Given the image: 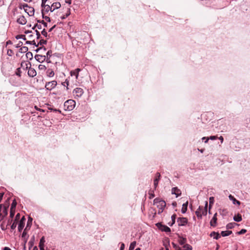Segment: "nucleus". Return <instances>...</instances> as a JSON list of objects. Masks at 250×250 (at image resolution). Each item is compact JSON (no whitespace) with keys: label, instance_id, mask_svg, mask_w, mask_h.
I'll use <instances>...</instances> for the list:
<instances>
[{"label":"nucleus","instance_id":"nucleus-1","mask_svg":"<svg viewBox=\"0 0 250 250\" xmlns=\"http://www.w3.org/2000/svg\"><path fill=\"white\" fill-rule=\"evenodd\" d=\"M153 204L159 208L158 214H160L163 211L166 205V202L159 198H155L153 201Z\"/></svg>","mask_w":250,"mask_h":250},{"label":"nucleus","instance_id":"nucleus-2","mask_svg":"<svg viewBox=\"0 0 250 250\" xmlns=\"http://www.w3.org/2000/svg\"><path fill=\"white\" fill-rule=\"evenodd\" d=\"M20 8L23 9L25 12H26L29 16H32L34 14V9L32 7L28 5L27 4H23L20 6Z\"/></svg>","mask_w":250,"mask_h":250},{"label":"nucleus","instance_id":"nucleus-3","mask_svg":"<svg viewBox=\"0 0 250 250\" xmlns=\"http://www.w3.org/2000/svg\"><path fill=\"white\" fill-rule=\"evenodd\" d=\"M76 105V102L73 100H68L64 102V107L65 110L68 111L72 110L75 107Z\"/></svg>","mask_w":250,"mask_h":250},{"label":"nucleus","instance_id":"nucleus-4","mask_svg":"<svg viewBox=\"0 0 250 250\" xmlns=\"http://www.w3.org/2000/svg\"><path fill=\"white\" fill-rule=\"evenodd\" d=\"M57 84V83L56 81H52L51 82L46 83L45 87L48 90H51L56 87Z\"/></svg>","mask_w":250,"mask_h":250},{"label":"nucleus","instance_id":"nucleus-5","mask_svg":"<svg viewBox=\"0 0 250 250\" xmlns=\"http://www.w3.org/2000/svg\"><path fill=\"white\" fill-rule=\"evenodd\" d=\"M73 94L75 97L80 98L83 94V90L81 88L77 87L74 89Z\"/></svg>","mask_w":250,"mask_h":250},{"label":"nucleus","instance_id":"nucleus-6","mask_svg":"<svg viewBox=\"0 0 250 250\" xmlns=\"http://www.w3.org/2000/svg\"><path fill=\"white\" fill-rule=\"evenodd\" d=\"M7 207H6L2 204L0 205V217H4L7 215Z\"/></svg>","mask_w":250,"mask_h":250},{"label":"nucleus","instance_id":"nucleus-7","mask_svg":"<svg viewBox=\"0 0 250 250\" xmlns=\"http://www.w3.org/2000/svg\"><path fill=\"white\" fill-rule=\"evenodd\" d=\"M158 228L162 231L168 232L170 231V229L167 226L163 225L160 223H158L156 224Z\"/></svg>","mask_w":250,"mask_h":250},{"label":"nucleus","instance_id":"nucleus-8","mask_svg":"<svg viewBox=\"0 0 250 250\" xmlns=\"http://www.w3.org/2000/svg\"><path fill=\"white\" fill-rule=\"evenodd\" d=\"M177 223L179 226H185L188 223V219L185 217H180L177 219Z\"/></svg>","mask_w":250,"mask_h":250},{"label":"nucleus","instance_id":"nucleus-9","mask_svg":"<svg viewBox=\"0 0 250 250\" xmlns=\"http://www.w3.org/2000/svg\"><path fill=\"white\" fill-rule=\"evenodd\" d=\"M217 213H215L210 221V225L212 227H215L217 223Z\"/></svg>","mask_w":250,"mask_h":250},{"label":"nucleus","instance_id":"nucleus-10","mask_svg":"<svg viewBox=\"0 0 250 250\" xmlns=\"http://www.w3.org/2000/svg\"><path fill=\"white\" fill-rule=\"evenodd\" d=\"M61 6V3L59 2H54L53 3H52L51 5L52 12H53L55 10L60 8Z\"/></svg>","mask_w":250,"mask_h":250},{"label":"nucleus","instance_id":"nucleus-11","mask_svg":"<svg viewBox=\"0 0 250 250\" xmlns=\"http://www.w3.org/2000/svg\"><path fill=\"white\" fill-rule=\"evenodd\" d=\"M81 71L80 68H77L73 71L70 72V75L71 76H75V79H77L79 76V73Z\"/></svg>","mask_w":250,"mask_h":250},{"label":"nucleus","instance_id":"nucleus-12","mask_svg":"<svg viewBox=\"0 0 250 250\" xmlns=\"http://www.w3.org/2000/svg\"><path fill=\"white\" fill-rule=\"evenodd\" d=\"M17 22L20 24L24 25L26 22V20L23 16H20L17 20Z\"/></svg>","mask_w":250,"mask_h":250},{"label":"nucleus","instance_id":"nucleus-13","mask_svg":"<svg viewBox=\"0 0 250 250\" xmlns=\"http://www.w3.org/2000/svg\"><path fill=\"white\" fill-rule=\"evenodd\" d=\"M37 74L36 70L33 68L30 67L28 71V75L31 77H34Z\"/></svg>","mask_w":250,"mask_h":250},{"label":"nucleus","instance_id":"nucleus-14","mask_svg":"<svg viewBox=\"0 0 250 250\" xmlns=\"http://www.w3.org/2000/svg\"><path fill=\"white\" fill-rule=\"evenodd\" d=\"M178 242L179 243V244L181 246H184V245H186V243L187 242V239L185 238L182 237L181 236H179Z\"/></svg>","mask_w":250,"mask_h":250},{"label":"nucleus","instance_id":"nucleus-15","mask_svg":"<svg viewBox=\"0 0 250 250\" xmlns=\"http://www.w3.org/2000/svg\"><path fill=\"white\" fill-rule=\"evenodd\" d=\"M160 174L159 173H157L156 174V178H155V179L154 180V186L155 189L158 186V182L160 179Z\"/></svg>","mask_w":250,"mask_h":250},{"label":"nucleus","instance_id":"nucleus-16","mask_svg":"<svg viewBox=\"0 0 250 250\" xmlns=\"http://www.w3.org/2000/svg\"><path fill=\"white\" fill-rule=\"evenodd\" d=\"M171 193L173 194H175L176 197L179 196L181 194L180 190L177 188H173L171 190Z\"/></svg>","mask_w":250,"mask_h":250},{"label":"nucleus","instance_id":"nucleus-17","mask_svg":"<svg viewBox=\"0 0 250 250\" xmlns=\"http://www.w3.org/2000/svg\"><path fill=\"white\" fill-rule=\"evenodd\" d=\"M210 236L216 240L218 239L221 237L220 234L218 232H216L215 231L211 232Z\"/></svg>","mask_w":250,"mask_h":250},{"label":"nucleus","instance_id":"nucleus-18","mask_svg":"<svg viewBox=\"0 0 250 250\" xmlns=\"http://www.w3.org/2000/svg\"><path fill=\"white\" fill-rule=\"evenodd\" d=\"M229 199L231 200L234 204H237L239 205L240 204V201L237 200L232 195H229Z\"/></svg>","mask_w":250,"mask_h":250},{"label":"nucleus","instance_id":"nucleus-19","mask_svg":"<svg viewBox=\"0 0 250 250\" xmlns=\"http://www.w3.org/2000/svg\"><path fill=\"white\" fill-rule=\"evenodd\" d=\"M178 250H191V247L188 244H186L180 247Z\"/></svg>","mask_w":250,"mask_h":250},{"label":"nucleus","instance_id":"nucleus-20","mask_svg":"<svg viewBox=\"0 0 250 250\" xmlns=\"http://www.w3.org/2000/svg\"><path fill=\"white\" fill-rule=\"evenodd\" d=\"M188 202H187L186 203L183 204L182 209H181V211L183 213H185L187 211V208H188Z\"/></svg>","mask_w":250,"mask_h":250},{"label":"nucleus","instance_id":"nucleus-21","mask_svg":"<svg viewBox=\"0 0 250 250\" xmlns=\"http://www.w3.org/2000/svg\"><path fill=\"white\" fill-rule=\"evenodd\" d=\"M35 59L37 61L39 62L43 61L45 59V56H42L40 55H37L35 56Z\"/></svg>","mask_w":250,"mask_h":250},{"label":"nucleus","instance_id":"nucleus-22","mask_svg":"<svg viewBox=\"0 0 250 250\" xmlns=\"http://www.w3.org/2000/svg\"><path fill=\"white\" fill-rule=\"evenodd\" d=\"M232 233V231L230 230L222 231L221 233V235L223 237L227 236Z\"/></svg>","mask_w":250,"mask_h":250},{"label":"nucleus","instance_id":"nucleus-23","mask_svg":"<svg viewBox=\"0 0 250 250\" xmlns=\"http://www.w3.org/2000/svg\"><path fill=\"white\" fill-rule=\"evenodd\" d=\"M46 74L48 77H52L54 76V72L52 69H49L46 71Z\"/></svg>","mask_w":250,"mask_h":250},{"label":"nucleus","instance_id":"nucleus-24","mask_svg":"<svg viewBox=\"0 0 250 250\" xmlns=\"http://www.w3.org/2000/svg\"><path fill=\"white\" fill-rule=\"evenodd\" d=\"M233 220L237 222H240L242 220V216L240 214H238L234 216Z\"/></svg>","mask_w":250,"mask_h":250},{"label":"nucleus","instance_id":"nucleus-25","mask_svg":"<svg viewBox=\"0 0 250 250\" xmlns=\"http://www.w3.org/2000/svg\"><path fill=\"white\" fill-rule=\"evenodd\" d=\"M207 207H208V202H206V204H205V206L204 209H203L201 211V212L202 213V214L204 216H205V215H206L207 214V212H208Z\"/></svg>","mask_w":250,"mask_h":250},{"label":"nucleus","instance_id":"nucleus-26","mask_svg":"<svg viewBox=\"0 0 250 250\" xmlns=\"http://www.w3.org/2000/svg\"><path fill=\"white\" fill-rule=\"evenodd\" d=\"M24 224H25V223H23L22 221H20L19 225H18V229L20 232L22 230V229H23V227L24 226Z\"/></svg>","mask_w":250,"mask_h":250},{"label":"nucleus","instance_id":"nucleus-27","mask_svg":"<svg viewBox=\"0 0 250 250\" xmlns=\"http://www.w3.org/2000/svg\"><path fill=\"white\" fill-rule=\"evenodd\" d=\"M196 215L198 218H201L203 216L202 213L201 212V210L200 209V207L195 212Z\"/></svg>","mask_w":250,"mask_h":250},{"label":"nucleus","instance_id":"nucleus-28","mask_svg":"<svg viewBox=\"0 0 250 250\" xmlns=\"http://www.w3.org/2000/svg\"><path fill=\"white\" fill-rule=\"evenodd\" d=\"M28 50V48L27 47L23 46V47H21L20 48L19 51H20V52H21V53H23L27 52Z\"/></svg>","mask_w":250,"mask_h":250},{"label":"nucleus","instance_id":"nucleus-29","mask_svg":"<svg viewBox=\"0 0 250 250\" xmlns=\"http://www.w3.org/2000/svg\"><path fill=\"white\" fill-rule=\"evenodd\" d=\"M43 10L46 11V12H48L49 11H50L52 12V10L51 9V6L47 4L44 5V6Z\"/></svg>","mask_w":250,"mask_h":250},{"label":"nucleus","instance_id":"nucleus-30","mask_svg":"<svg viewBox=\"0 0 250 250\" xmlns=\"http://www.w3.org/2000/svg\"><path fill=\"white\" fill-rule=\"evenodd\" d=\"M136 245V242L135 241L132 242L129 246V250H133Z\"/></svg>","mask_w":250,"mask_h":250},{"label":"nucleus","instance_id":"nucleus-31","mask_svg":"<svg viewBox=\"0 0 250 250\" xmlns=\"http://www.w3.org/2000/svg\"><path fill=\"white\" fill-rule=\"evenodd\" d=\"M44 243H45V239H44V237L43 236L40 239L39 246H44Z\"/></svg>","mask_w":250,"mask_h":250},{"label":"nucleus","instance_id":"nucleus-32","mask_svg":"<svg viewBox=\"0 0 250 250\" xmlns=\"http://www.w3.org/2000/svg\"><path fill=\"white\" fill-rule=\"evenodd\" d=\"M209 209H210L212 205H213V204L214 203V197H210L209 199Z\"/></svg>","mask_w":250,"mask_h":250},{"label":"nucleus","instance_id":"nucleus-33","mask_svg":"<svg viewBox=\"0 0 250 250\" xmlns=\"http://www.w3.org/2000/svg\"><path fill=\"white\" fill-rule=\"evenodd\" d=\"M26 56L27 59H29L30 60H31L33 58V55L32 53L30 52H28L26 54Z\"/></svg>","mask_w":250,"mask_h":250},{"label":"nucleus","instance_id":"nucleus-34","mask_svg":"<svg viewBox=\"0 0 250 250\" xmlns=\"http://www.w3.org/2000/svg\"><path fill=\"white\" fill-rule=\"evenodd\" d=\"M16 205H17V202H16V201L15 200H14L12 202V203L11 204V208H12V209H15V208H16Z\"/></svg>","mask_w":250,"mask_h":250},{"label":"nucleus","instance_id":"nucleus-35","mask_svg":"<svg viewBox=\"0 0 250 250\" xmlns=\"http://www.w3.org/2000/svg\"><path fill=\"white\" fill-rule=\"evenodd\" d=\"M16 227H17V221H15L14 220V221L13 222V223H12V224L11 226V229L12 230H14L15 229Z\"/></svg>","mask_w":250,"mask_h":250},{"label":"nucleus","instance_id":"nucleus-36","mask_svg":"<svg viewBox=\"0 0 250 250\" xmlns=\"http://www.w3.org/2000/svg\"><path fill=\"white\" fill-rule=\"evenodd\" d=\"M70 14V9L69 8L67 9V13L65 16H62L61 18L62 19H64L67 17Z\"/></svg>","mask_w":250,"mask_h":250},{"label":"nucleus","instance_id":"nucleus-37","mask_svg":"<svg viewBox=\"0 0 250 250\" xmlns=\"http://www.w3.org/2000/svg\"><path fill=\"white\" fill-rule=\"evenodd\" d=\"M21 68H17L15 72L16 75L18 76L19 77H21Z\"/></svg>","mask_w":250,"mask_h":250},{"label":"nucleus","instance_id":"nucleus-38","mask_svg":"<svg viewBox=\"0 0 250 250\" xmlns=\"http://www.w3.org/2000/svg\"><path fill=\"white\" fill-rule=\"evenodd\" d=\"M15 209L10 208V217L13 218L15 214Z\"/></svg>","mask_w":250,"mask_h":250},{"label":"nucleus","instance_id":"nucleus-39","mask_svg":"<svg viewBox=\"0 0 250 250\" xmlns=\"http://www.w3.org/2000/svg\"><path fill=\"white\" fill-rule=\"evenodd\" d=\"M16 38L17 39H23V40H25V36L24 35H17L16 37Z\"/></svg>","mask_w":250,"mask_h":250},{"label":"nucleus","instance_id":"nucleus-40","mask_svg":"<svg viewBox=\"0 0 250 250\" xmlns=\"http://www.w3.org/2000/svg\"><path fill=\"white\" fill-rule=\"evenodd\" d=\"M172 245L175 250H178L180 248L179 246H178L177 244H175L174 243H172Z\"/></svg>","mask_w":250,"mask_h":250},{"label":"nucleus","instance_id":"nucleus-41","mask_svg":"<svg viewBox=\"0 0 250 250\" xmlns=\"http://www.w3.org/2000/svg\"><path fill=\"white\" fill-rule=\"evenodd\" d=\"M64 86L66 85V89H68V86L69 85V81L66 80L65 81L62 83Z\"/></svg>","mask_w":250,"mask_h":250},{"label":"nucleus","instance_id":"nucleus-42","mask_svg":"<svg viewBox=\"0 0 250 250\" xmlns=\"http://www.w3.org/2000/svg\"><path fill=\"white\" fill-rule=\"evenodd\" d=\"M7 55L9 56H12L13 54V51L11 49H8L7 50Z\"/></svg>","mask_w":250,"mask_h":250},{"label":"nucleus","instance_id":"nucleus-43","mask_svg":"<svg viewBox=\"0 0 250 250\" xmlns=\"http://www.w3.org/2000/svg\"><path fill=\"white\" fill-rule=\"evenodd\" d=\"M247 231L246 229H242L240 231H239V232H238V234H244L245 233H246Z\"/></svg>","mask_w":250,"mask_h":250},{"label":"nucleus","instance_id":"nucleus-44","mask_svg":"<svg viewBox=\"0 0 250 250\" xmlns=\"http://www.w3.org/2000/svg\"><path fill=\"white\" fill-rule=\"evenodd\" d=\"M233 227H234V224H232V223H229L227 225V229H231V228H233Z\"/></svg>","mask_w":250,"mask_h":250},{"label":"nucleus","instance_id":"nucleus-45","mask_svg":"<svg viewBox=\"0 0 250 250\" xmlns=\"http://www.w3.org/2000/svg\"><path fill=\"white\" fill-rule=\"evenodd\" d=\"M41 33L43 36L45 37L47 36V33L44 29L42 31Z\"/></svg>","mask_w":250,"mask_h":250},{"label":"nucleus","instance_id":"nucleus-46","mask_svg":"<svg viewBox=\"0 0 250 250\" xmlns=\"http://www.w3.org/2000/svg\"><path fill=\"white\" fill-rule=\"evenodd\" d=\"M51 53H52L51 51L49 50L47 51V52L46 53L47 59H48V57L49 58L51 56Z\"/></svg>","mask_w":250,"mask_h":250},{"label":"nucleus","instance_id":"nucleus-47","mask_svg":"<svg viewBox=\"0 0 250 250\" xmlns=\"http://www.w3.org/2000/svg\"><path fill=\"white\" fill-rule=\"evenodd\" d=\"M47 42L46 41V40H41L40 42V43L41 45L42 44H46Z\"/></svg>","mask_w":250,"mask_h":250},{"label":"nucleus","instance_id":"nucleus-48","mask_svg":"<svg viewBox=\"0 0 250 250\" xmlns=\"http://www.w3.org/2000/svg\"><path fill=\"white\" fill-rule=\"evenodd\" d=\"M22 45V42H19V43L16 45V47L19 48Z\"/></svg>","mask_w":250,"mask_h":250},{"label":"nucleus","instance_id":"nucleus-49","mask_svg":"<svg viewBox=\"0 0 250 250\" xmlns=\"http://www.w3.org/2000/svg\"><path fill=\"white\" fill-rule=\"evenodd\" d=\"M20 213H18L16 216L15 221H17L20 219Z\"/></svg>","mask_w":250,"mask_h":250},{"label":"nucleus","instance_id":"nucleus-50","mask_svg":"<svg viewBox=\"0 0 250 250\" xmlns=\"http://www.w3.org/2000/svg\"><path fill=\"white\" fill-rule=\"evenodd\" d=\"M176 217V216L175 214H174V215H172L171 219H172V220L173 221V223H174L175 222V220Z\"/></svg>","mask_w":250,"mask_h":250},{"label":"nucleus","instance_id":"nucleus-51","mask_svg":"<svg viewBox=\"0 0 250 250\" xmlns=\"http://www.w3.org/2000/svg\"><path fill=\"white\" fill-rule=\"evenodd\" d=\"M36 32L37 39H39L41 36L40 32L37 30H36Z\"/></svg>","mask_w":250,"mask_h":250},{"label":"nucleus","instance_id":"nucleus-52","mask_svg":"<svg viewBox=\"0 0 250 250\" xmlns=\"http://www.w3.org/2000/svg\"><path fill=\"white\" fill-rule=\"evenodd\" d=\"M45 68V66L43 65H39V68L40 69H44Z\"/></svg>","mask_w":250,"mask_h":250},{"label":"nucleus","instance_id":"nucleus-53","mask_svg":"<svg viewBox=\"0 0 250 250\" xmlns=\"http://www.w3.org/2000/svg\"><path fill=\"white\" fill-rule=\"evenodd\" d=\"M47 0H42V6L43 7L44 6V5H45V3L46 2Z\"/></svg>","mask_w":250,"mask_h":250},{"label":"nucleus","instance_id":"nucleus-54","mask_svg":"<svg viewBox=\"0 0 250 250\" xmlns=\"http://www.w3.org/2000/svg\"><path fill=\"white\" fill-rule=\"evenodd\" d=\"M202 140H205V143H208V140H209V138H206L205 137H204L202 138Z\"/></svg>","mask_w":250,"mask_h":250},{"label":"nucleus","instance_id":"nucleus-55","mask_svg":"<svg viewBox=\"0 0 250 250\" xmlns=\"http://www.w3.org/2000/svg\"><path fill=\"white\" fill-rule=\"evenodd\" d=\"M125 244L124 243H122L120 247V250H124L125 249Z\"/></svg>","mask_w":250,"mask_h":250},{"label":"nucleus","instance_id":"nucleus-56","mask_svg":"<svg viewBox=\"0 0 250 250\" xmlns=\"http://www.w3.org/2000/svg\"><path fill=\"white\" fill-rule=\"evenodd\" d=\"M217 138V137L215 136H211L209 139L212 140H215Z\"/></svg>","mask_w":250,"mask_h":250},{"label":"nucleus","instance_id":"nucleus-57","mask_svg":"<svg viewBox=\"0 0 250 250\" xmlns=\"http://www.w3.org/2000/svg\"><path fill=\"white\" fill-rule=\"evenodd\" d=\"M25 218L24 216H23L20 221H22V222L25 223Z\"/></svg>","mask_w":250,"mask_h":250},{"label":"nucleus","instance_id":"nucleus-58","mask_svg":"<svg viewBox=\"0 0 250 250\" xmlns=\"http://www.w3.org/2000/svg\"><path fill=\"white\" fill-rule=\"evenodd\" d=\"M219 139L220 140L221 142L222 143L223 142V141H224V139H223V137L222 136H220L219 138Z\"/></svg>","mask_w":250,"mask_h":250},{"label":"nucleus","instance_id":"nucleus-59","mask_svg":"<svg viewBox=\"0 0 250 250\" xmlns=\"http://www.w3.org/2000/svg\"><path fill=\"white\" fill-rule=\"evenodd\" d=\"M3 196V193H0V202L1 201V200L2 199Z\"/></svg>","mask_w":250,"mask_h":250},{"label":"nucleus","instance_id":"nucleus-60","mask_svg":"<svg viewBox=\"0 0 250 250\" xmlns=\"http://www.w3.org/2000/svg\"><path fill=\"white\" fill-rule=\"evenodd\" d=\"M154 197V194H152V193L149 194V198L150 199H151V198H153Z\"/></svg>","mask_w":250,"mask_h":250},{"label":"nucleus","instance_id":"nucleus-61","mask_svg":"<svg viewBox=\"0 0 250 250\" xmlns=\"http://www.w3.org/2000/svg\"><path fill=\"white\" fill-rule=\"evenodd\" d=\"M35 27H37L38 29H41V25L36 24Z\"/></svg>","mask_w":250,"mask_h":250},{"label":"nucleus","instance_id":"nucleus-62","mask_svg":"<svg viewBox=\"0 0 250 250\" xmlns=\"http://www.w3.org/2000/svg\"><path fill=\"white\" fill-rule=\"evenodd\" d=\"M12 44V42L10 40L8 41L7 42H6V44L8 45V44Z\"/></svg>","mask_w":250,"mask_h":250},{"label":"nucleus","instance_id":"nucleus-63","mask_svg":"<svg viewBox=\"0 0 250 250\" xmlns=\"http://www.w3.org/2000/svg\"><path fill=\"white\" fill-rule=\"evenodd\" d=\"M40 250H44V246H39Z\"/></svg>","mask_w":250,"mask_h":250},{"label":"nucleus","instance_id":"nucleus-64","mask_svg":"<svg viewBox=\"0 0 250 250\" xmlns=\"http://www.w3.org/2000/svg\"><path fill=\"white\" fill-rule=\"evenodd\" d=\"M3 250H11L8 247H4L3 249Z\"/></svg>","mask_w":250,"mask_h":250}]
</instances>
